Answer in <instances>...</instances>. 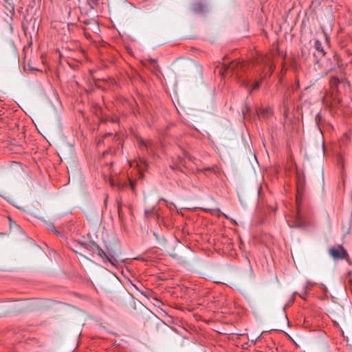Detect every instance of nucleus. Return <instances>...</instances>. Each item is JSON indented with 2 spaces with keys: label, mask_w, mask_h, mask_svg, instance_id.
Segmentation results:
<instances>
[{
  "label": "nucleus",
  "mask_w": 352,
  "mask_h": 352,
  "mask_svg": "<svg viewBox=\"0 0 352 352\" xmlns=\"http://www.w3.org/2000/svg\"><path fill=\"white\" fill-rule=\"evenodd\" d=\"M329 254L335 259H343L348 256L346 250L342 245L331 248Z\"/></svg>",
  "instance_id": "3"
},
{
  "label": "nucleus",
  "mask_w": 352,
  "mask_h": 352,
  "mask_svg": "<svg viewBox=\"0 0 352 352\" xmlns=\"http://www.w3.org/2000/svg\"><path fill=\"white\" fill-rule=\"evenodd\" d=\"M261 85V81H257V82H256L254 84V85H253V87H252V89L250 90V93H251L253 90H255V89H258V88L260 87Z\"/></svg>",
  "instance_id": "10"
},
{
  "label": "nucleus",
  "mask_w": 352,
  "mask_h": 352,
  "mask_svg": "<svg viewBox=\"0 0 352 352\" xmlns=\"http://www.w3.org/2000/svg\"><path fill=\"white\" fill-rule=\"evenodd\" d=\"M305 180L304 176L300 174L299 172L297 173V193H296V201L299 202V201L302 198L303 191L305 188Z\"/></svg>",
  "instance_id": "4"
},
{
  "label": "nucleus",
  "mask_w": 352,
  "mask_h": 352,
  "mask_svg": "<svg viewBox=\"0 0 352 352\" xmlns=\"http://www.w3.org/2000/svg\"><path fill=\"white\" fill-rule=\"evenodd\" d=\"M192 10L195 13H203L206 11V6L201 1H195L191 5Z\"/></svg>",
  "instance_id": "5"
},
{
  "label": "nucleus",
  "mask_w": 352,
  "mask_h": 352,
  "mask_svg": "<svg viewBox=\"0 0 352 352\" xmlns=\"http://www.w3.org/2000/svg\"><path fill=\"white\" fill-rule=\"evenodd\" d=\"M52 230L54 232V233H55L56 234L58 235V234H60V233H59V232H58V231L55 229L54 226H52Z\"/></svg>",
  "instance_id": "13"
},
{
  "label": "nucleus",
  "mask_w": 352,
  "mask_h": 352,
  "mask_svg": "<svg viewBox=\"0 0 352 352\" xmlns=\"http://www.w3.org/2000/svg\"><path fill=\"white\" fill-rule=\"evenodd\" d=\"M138 143L141 146H144L146 148H149V143L145 142L144 140L142 139H140L138 140Z\"/></svg>",
  "instance_id": "8"
},
{
  "label": "nucleus",
  "mask_w": 352,
  "mask_h": 352,
  "mask_svg": "<svg viewBox=\"0 0 352 352\" xmlns=\"http://www.w3.org/2000/svg\"><path fill=\"white\" fill-rule=\"evenodd\" d=\"M248 111V108L245 107V110L243 109V113L245 114Z\"/></svg>",
  "instance_id": "15"
},
{
  "label": "nucleus",
  "mask_w": 352,
  "mask_h": 352,
  "mask_svg": "<svg viewBox=\"0 0 352 352\" xmlns=\"http://www.w3.org/2000/svg\"><path fill=\"white\" fill-rule=\"evenodd\" d=\"M261 113L263 116H268L272 113V110L270 109H265L261 111Z\"/></svg>",
  "instance_id": "11"
},
{
  "label": "nucleus",
  "mask_w": 352,
  "mask_h": 352,
  "mask_svg": "<svg viewBox=\"0 0 352 352\" xmlns=\"http://www.w3.org/2000/svg\"><path fill=\"white\" fill-rule=\"evenodd\" d=\"M339 83H340V80L337 77L333 76L331 78L330 85L331 87H337Z\"/></svg>",
  "instance_id": "7"
},
{
  "label": "nucleus",
  "mask_w": 352,
  "mask_h": 352,
  "mask_svg": "<svg viewBox=\"0 0 352 352\" xmlns=\"http://www.w3.org/2000/svg\"><path fill=\"white\" fill-rule=\"evenodd\" d=\"M314 48L317 52V54H314V56L316 57L318 56V58H320L324 57V55L326 54V52L324 50L322 44L320 41H318V40L315 41Z\"/></svg>",
  "instance_id": "6"
},
{
  "label": "nucleus",
  "mask_w": 352,
  "mask_h": 352,
  "mask_svg": "<svg viewBox=\"0 0 352 352\" xmlns=\"http://www.w3.org/2000/svg\"><path fill=\"white\" fill-rule=\"evenodd\" d=\"M151 214V212L149 210H145L146 216H149Z\"/></svg>",
  "instance_id": "14"
},
{
  "label": "nucleus",
  "mask_w": 352,
  "mask_h": 352,
  "mask_svg": "<svg viewBox=\"0 0 352 352\" xmlns=\"http://www.w3.org/2000/svg\"><path fill=\"white\" fill-rule=\"evenodd\" d=\"M225 70L227 73H232V75L235 76L236 78L238 80L239 82L243 87H248L250 84L249 80H241L242 76V73L246 71V65L243 62L239 61H232L229 65L224 64Z\"/></svg>",
  "instance_id": "2"
},
{
  "label": "nucleus",
  "mask_w": 352,
  "mask_h": 352,
  "mask_svg": "<svg viewBox=\"0 0 352 352\" xmlns=\"http://www.w3.org/2000/svg\"><path fill=\"white\" fill-rule=\"evenodd\" d=\"M117 202H118V212L119 217H121L122 204H121V201L119 200H118Z\"/></svg>",
  "instance_id": "12"
},
{
  "label": "nucleus",
  "mask_w": 352,
  "mask_h": 352,
  "mask_svg": "<svg viewBox=\"0 0 352 352\" xmlns=\"http://www.w3.org/2000/svg\"><path fill=\"white\" fill-rule=\"evenodd\" d=\"M104 122H106V120L103 119V118H101L100 121V123Z\"/></svg>",
  "instance_id": "16"
},
{
  "label": "nucleus",
  "mask_w": 352,
  "mask_h": 352,
  "mask_svg": "<svg viewBox=\"0 0 352 352\" xmlns=\"http://www.w3.org/2000/svg\"><path fill=\"white\" fill-rule=\"evenodd\" d=\"M110 184H111V186H114L115 185L114 182L113 181H111V180L110 181Z\"/></svg>",
  "instance_id": "17"
},
{
  "label": "nucleus",
  "mask_w": 352,
  "mask_h": 352,
  "mask_svg": "<svg viewBox=\"0 0 352 352\" xmlns=\"http://www.w3.org/2000/svg\"><path fill=\"white\" fill-rule=\"evenodd\" d=\"M214 170V167H207V168H204L203 169L197 168V173H204V171H206V170Z\"/></svg>",
  "instance_id": "9"
},
{
  "label": "nucleus",
  "mask_w": 352,
  "mask_h": 352,
  "mask_svg": "<svg viewBox=\"0 0 352 352\" xmlns=\"http://www.w3.org/2000/svg\"><path fill=\"white\" fill-rule=\"evenodd\" d=\"M86 248L96 253L103 260L104 262L107 261L115 267L118 265L117 258L119 256L120 253V247L118 245L114 248L107 247V252H104L95 243L87 244Z\"/></svg>",
  "instance_id": "1"
}]
</instances>
